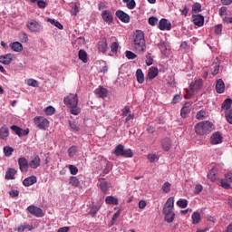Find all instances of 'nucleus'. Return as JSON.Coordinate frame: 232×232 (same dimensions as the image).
Wrapping results in <instances>:
<instances>
[{"label": "nucleus", "mask_w": 232, "mask_h": 232, "mask_svg": "<svg viewBox=\"0 0 232 232\" xmlns=\"http://www.w3.org/2000/svg\"><path fill=\"white\" fill-rule=\"evenodd\" d=\"M131 47L136 53H144L146 52V39L142 31L138 30L133 34Z\"/></svg>", "instance_id": "nucleus-1"}, {"label": "nucleus", "mask_w": 232, "mask_h": 232, "mask_svg": "<svg viewBox=\"0 0 232 232\" xmlns=\"http://www.w3.org/2000/svg\"><path fill=\"white\" fill-rule=\"evenodd\" d=\"M175 208V198L170 197L167 199L163 206L162 213L165 215V222L171 224L175 220V212L173 208Z\"/></svg>", "instance_id": "nucleus-2"}, {"label": "nucleus", "mask_w": 232, "mask_h": 232, "mask_svg": "<svg viewBox=\"0 0 232 232\" xmlns=\"http://www.w3.org/2000/svg\"><path fill=\"white\" fill-rule=\"evenodd\" d=\"M196 133L198 135H207L213 131V123L211 121H201L195 126Z\"/></svg>", "instance_id": "nucleus-3"}, {"label": "nucleus", "mask_w": 232, "mask_h": 232, "mask_svg": "<svg viewBox=\"0 0 232 232\" xmlns=\"http://www.w3.org/2000/svg\"><path fill=\"white\" fill-rule=\"evenodd\" d=\"M204 84V82L202 79H198L195 81L194 83H191L189 85V90H187V94H185V99H191L192 95H195L197 92H199V90H202V86Z\"/></svg>", "instance_id": "nucleus-4"}, {"label": "nucleus", "mask_w": 232, "mask_h": 232, "mask_svg": "<svg viewBox=\"0 0 232 232\" xmlns=\"http://www.w3.org/2000/svg\"><path fill=\"white\" fill-rule=\"evenodd\" d=\"M63 102L68 108H75L79 106V97L77 94H69L64 98Z\"/></svg>", "instance_id": "nucleus-5"}, {"label": "nucleus", "mask_w": 232, "mask_h": 232, "mask_svg": "<svg viewBox=\"0 0 232 232\" xmlns=\"http://www.w3.org/2000/svg\"><path fill=\"white\" fill-rule=\"evenodd\" d=\"M34 122L39 130H46L48 126L50 125V121L43 116H36L34 119Z\"/></svg>", "instance_id": "nucleus-6"}, {"label": "nucleus", "mask_w": 232, "mask_h": 232, "mask_svg": "<svg viewBox=\"0 0 232 232\" xmlns=\"http://www.w3.org/2000/svg\"><path fill=\"white\" fill-rule=\"evenodd\" d=\"M26 27L28 28V30H30V32L33 33L41 32V30H43V26L41 25V24H39V22L35 20H30L29 22H27Z\"/></svg>", "instance_id": "nucleus-7"}, {"label": "nucleus", "mask_w": 232, "mask_h": 232, "mask_svg": "<svg viewBox=\"0 0 232 232\" xmlns=\"http://www.w3.org/2000/svg\"><path fill=\"white\" fill-rule=\"evenodd\" d=\"M27 211H29L31 215H34V217H38L39 218H41V217H44V213H43V209L35 206H29L27 208Z\"/></svg>", "instance_id": "nucleus-8"}, {"label": "nucleus", "mask_w": 232, "mask_h": 232, "mask_svg": "<svg viewBox=\"0 0 232 232\" xmlns=\"http://www.w3.org/2000/svg\"><path fill=\"white\" fill-rule=\"evenodd\" d=\"M99 184L102 193H104V195H107L108 191H110V188H111V185L108 183V181H106V179L104 178L99 179Z\"/></svg>", "instance_id": "nucleus-9"}, {"label": "nucleus", "mask_w": 232, "mask_h": 232, "mask_svg": "<svg viewBox=\"0 0 232 232\" xmlns=\"http://www.w3.org/2000/svg\"><path fill=\"white\" fill-rule=\"evenodd\" d=\"M14 60H15V56L13 53L0 55V63H2V64L8 65L12 63V61H14Z\"/></svg>", "instance_id": "nucleus-10"}, {"label": "nucleus", "mask_w": 232, "mask_h": 232, "mask_svg": "<svg viewBox=\"0 0 232 232\" xmlns=\"http://www.w3.org/2000/svg\"><path fill=\"white\" fill-rule=\"evenodd\" d=\"M102 18L103 19V21H105V23H107L108 24H111V23H113V14H111V11L110 10H104L102 13Z\"/></svg>", "instance_id": "nucleus-11"}, {"label": "nucleus", "mask_w": 232, "mask_h": 232, "mask_svg": "<svg viewBox=\"0 0 232 232\" xmlns=\"http://www.w3.org/2000/svg\"><path fill=\"white\" fill-rule=\"evenodd\" d=\"M116 17H118L121 23H130V15L122 10L116 11Z\"/></svg>", "instance_id": "nucleus-12"}, {"label": "nucleus", "mask_w": 232, "mask_h": 232, "mask_svg": "<svg viewBox=\"0 0 232 232\" xmlns=\"http://www.w3.org/2000/svg\"><path fill=\"white\" fill-rule=\"evenodd\" d=\"M18 164L21 171L24 173L28 171V166H30V164H28V160H26V158H19Z\"/></svg>", "instance_id": "nucleus-13"}, {"label": "nucleus", "mask_w": 232, "mask_h": 232, "mask_svg": "<svg viewBox=\"0 0 232 232\" xmlns=\"http://www.w3.org/2000/svg\"><path fill=\"white\" fill-rule=\"evenodd\" d=\"M98 50L102 53H106L108 50V41L106 40V38H102L98 42Z\"/></svg>", "instance_id": "nucleus-14"}, {"label": "nucleus", "mask_w": 232, "mask_h": 232, "mask_svg": "<svg viewBox=\"0 0 232 232\" xmlns=\"http://www.w3.org/2000/svg\"><path fill=\"white\" fill-rule=\"evenodd\" d=\"M158 28L161 31H169L171 30V23H168V20L166 18H162L159 23Z\"/></svg>", "instance_id": "nucleus-15"}, {"label": "nucleus", "mask_w": 232, "mask_h": 232, "mask_svg": "<svg viewBox=\"0 0 232 232\" xmlns=\"http://www.w3.org/2000/svg\"><path fill=\"white\" fill-rule=\"evenodd\" d=\"M193 23L196 26H204V15L202 14H193L192 15Z\"/></svg>", "instance_id": "nucleus-16"}, {"label": "nucleus", "mask_w": 232, "mask_h": 232, "mask_svg": "<svg viewBox=\"0 0 232 232\" xmlns=\"http://www.w3.org/2000/svg\"><path fill=\"white\" fill-rule=\"evenodd\" d=\"M226 91V84L222 79H218L216 82V92L217 93H224Z\"/></svg>", "instance_id": "nucleus-17"}, {"label": "nucleus", "mask_w": 232, "mask_h": 232, "mask_svg": "<svg viewBox=\"0 0 232 232\" xmlns=\"http://www.w3.org/2000/svg\"><path fill=\"white\" fill-rule=\"evenodd\" d=\"M30 168L33 169H37L41 166V158L39 155L34 156V158L29 162Z\"/></svg>", "instance_id": "nucleus-18"}, {"label": "nucleus", "mask_w": 232, "mask_h": 232, "mask_svg": "<svg viewBox=\"0 0 232 232\" xmlns=\"http://www.w3.org/2000/svg\"><path fill=\"white\" fill-rule=\"evenodd\" d=\"M210 142L211 144H220L222 142V134L218 131L212 134L210 137Z\"/></svg>", "instance_id": "nucleus-19"}, {"label": "nucleus", "mask_w": 232, "mask_h": 232, "mask_svg": "<svg viewBox=\"0 0 232 232\" xmlns=\"http://www.w3.org/2000/svg\"><path fill=\"white\" fill-rule=\"evenodd\" d=\"M37 182V177L35 176H30L24 179L23 184L25 186V188H28L30 186H34Z\"/></svg>", "instance_id": "nucleus-20"}, {"label": "nucleus", "mask_w": 232, "mask_h": 232, "mask_svg": "<svg viewBox=\"0 0 232 232\" xmlns=\"http://www.w3.org/2000/svg\"><path fill=\"white\" fill-rule=\"evenodd\" d=\"M95 94L101 99L108 97V90L104 87H99L95 90Z\"/></svg>", "instance_id": "nucleus-21"}, {"label": "nucleus", "mask_w": 232, "mask_h": 232, "mask_svg": "<svg viewBox=\"0 0 232 232\" xmlns=\"http://www.w3.org/2000/svg\"><path fill=\"white\" fill-rule=\"evenodd\" d=\"M231 104H232V100H231V98H227L224 102H223V103H222V105H221V110L223 111H229V110H231Z\"/></svg>", "instance_id": "nucleus-22"}, {"label": "nucleus", "mask_w": 232, "mask_h": 232, "mask_svg": "<svg viewBox=\"0 0 232 232\" xmlns=\"http://www.w3.org/2000/svg\"><path fill=\"white\" fill-rule=\"evenodd\" d=\"M157 75H159V68L151 67L148 72V78L150 79V81H153V79H155Z\"/></svg>", "instance_id": "nucleus-23"}, {"label": "nucleus", "mask_w": 232, "mask_h": 232, "mask_svg": "<svg viewBox=\"0 0 232 232\" xmlns=\"http://www.w3.org/2000/svg\"><path fill=\"white\" fill-rule=\"evenodd\" d=\"M16 173H17V170H15L14 169H8V170L5 172V179L14 180V179H15Z\"/></svg>", "instance_id": "nucleus-24"}, {"label": "nucleus", "mask_w": 232, "mask_h": 232, "mask_svg": "<svg viewBox=\"0 0 232 232\" xmlns=\"http://www.w3.org/2000/svg\"><path fill=\"white\" fill-rule=\"evenodd\" d=\"M106 204L119 206V199L113 196H107L105 198Z\"/></svg>", "instance_id": "nucleus-25"}, {"label": "nucleus", "mask_w": 232, "mask_h": 232, "mask_svg": "<svg viewBox=\"0 0 232 232\" xmlns=\"http://www.w3.org/2000/svg\"><path fill=\"white\" fill-rule=\"evenodd\" d=\"M13 52H23V44L19 42H14L10 44Z\"/></svg>", "instance_id": "nucleus-26"}, {"label": "nucleus", "mask_w": 232, "mask_h": 232, "mask_svg": "<svg viewBox=\"0 0 232 232\" xmlns=\"http://www.w3.org/2000/svg\"><path fill=\"white\" fill-rule=\"evenodd\" d=\"M161 147L164 150V151H168L169 148H171V140L169 138H165L161 141Z\"/></svg>", "instance_id": "nucleus-27"}, {"label": "nucleus", "mask_w": 232, "mask_h": 232, "mask_svg": "<svg viewBox=\"0 0 232 232\" xmlns=\"http://www.w3.org/2000/svg\"><path fill=\"white\" fill-rule=\"evenodd\" d=\"M8 135H10L8 127L4 126V127L0 128V139L2 140H5V139H7Z\"/></svg>", "instance_id": "nucleus-28"}, {"label": "nucleus", "mask_w": 232, "mask_h": 232, "mask_svg": "<svg viewBox=\"0 0 232 232\" xmlns=\"http://www.w3.org/2000/svg\"><path fill=\"white\" fill-rule=\"evenodd\" d=\"M113 153L114 155H116V157H122V155L124 154V146L122 144H119L114 149Z\"/></svg>", "instance_id": "nucleus-29"}, {"label": "nucleus", "mask_w": 232, "mask_h": 232, "mask_svg": "<svg viewBox=\"0 0 232 232\" xmlns=\"http://www.w3.org/2000/svg\"><path fill=\"white\" fill-rule=\"evenodd\" d=\"M78 57L80 61H82V63H88V53L84 50H80L78 53Z\"/></svg>", "instance_id": "nucleus-30"}, {"label": "nucleus", "mask_w": 232, "mask_h": 232, "mask_svg": "<svg viewBox=\"0 0 232 232\" xmlns=\"http://www.w3.org/2000/svg\"><path fill=\"white\" fill-rule=\"evenodd\" d=\"M136 77L140 84H142V82H144V72H142L141 69H138L136 71Z\"/></svg>", "instance_id": "nucleus-31"}, {"label": "nucleus", "mask_w": 232, "mask_h": 232, "mask_svg": "<svg viewBox=\"0 0 232 232\" xmlns=\"http://www.w3.org/2000/svg\"><path fill=\"white\" fill-rule=\"evenodd\" d=\"M208 179H209V180H211V182H216V180H217V169H212L209 170V172L208 174Z\"/></svg>", "instance_id": "nucleus-32"}, {"label": "nucleus", "mask_w": 232, "mask_h": 232, "mask_svg": "<svg viewBox=\"0 0 232 232\" xmlns=\"http://www.w3.org/2000/svg\"><path fill=\"white\" fill-rule=\"evenodd\" d=\"M190 112H191V109H189V107H188V106H184L181 109L180 115L183 119H186L188 117V115H189Z\"/></svg>", "instance_id": "nucleus-33"}, {"label": "nucleus", "mask_w": 232, "mask_h": 232, "mask_svg": "<svg viewBox=\"0 0 232 232\" xmlns=\"http://www.w3.org/2000/svg\"><path fill=\"white\" fill-rule=\"evenodd\" d=\"M192 224L197 225L200 222V213L199 212H194L192 214Z\"/></svg>", "instance_id": "nucleus-34"}, {"label": "nucleus", "mask_w": 232, "mask_h": 232, "mask_svg": "<svg viewBox=\"0 0 232 232\" xmlns=\"http://www.w3.org/2000/svg\"><path fill=\"white\" fill-rule=\"evenodd\" d=\"M99 209H101V206L92 205L91 210L89 211V215L95 217V215L99 213Z\"/></svg>", "instance_id": "nucleus-35"}, {"label": "nucleus", "mask_w": 232, "mask_h": 232, "mask_svg": "<svg viewBox=\"0 0 232 232\" xmlns=\"http://www.w3.org/2000/svg\"><path fill=\"white\" fill-rule=\"evenodd\" d=\"M122 157H125V159H131V157H133V151H131V149H123Z\"/></svg>", "instance_id": "nucleus-36"}, {"label": "nucleus", "mask_w": 232, "mask_h": 232, "mask_svg": "<svg viewBox=\"0 0 232 232\" xmlns=\"http://www.w3.org/2000/svg\"><path fill=\"white\" fill-rule=\"evenodd\" d=\"M48 23H51V24H53L54 26H56V28H58L59 30H63V25L59 23V21L55 20V19H52V18H48Z\"/></svg>", "instance_id": "nucleus-37"}, {"label": "nucleus", "mask_w": 232, "mask_h": 232, "mask_svg": "<svg viewBox=\"0 0 232 232\" xmlns=\"http://www.w3.org/2000/svg\"><path fill=\"white\" fill-rule=\"evenodd\" d=\"M192 12L193 14H199V12H202V5H200L199 3H196L192 6Z\"/></svg>", "instance_id": "nucleus-38"}, {"label": "nucleus", "mask_w": 232, "mask_h": 232, "mask_svg": "<svg viewBox=\"0 0 232 232\" xmlns=\"http://www.w3.org/2000/svg\"><path fill=\"white\" fill-rule=\"evenodd\" d=\"M163 193H169L171 191V183L169 182H165L161 188Z\"/></svg>", "instance_id": "nucleus-39"}, {"label": "nucleus", "mask_w": 232, "mask_h": 232, "mask_svg": "<svg viewBox=\"0 0 232 232\" xmlns=\"http://www.w3.org/2000/svg\"><path fill=\"white\" fill-rule=\"evenodd\" d=\"M4 153H5V157L12 156V153H14V148H12L10 146H5L4 148Z\"/></svg>", "instance_id": "nucleus-40"}, {"label": "nucleus", "mask_w": 232, "mask_h": 232, "mask_svg": "<svg viewBox=\"0 0 232 232\" xmlns=\"http://www.w3.org/2000/svg\"><path fill=\"white\" fill-rule=\"evenodd\" d=\"M177 206H179V208H181V209H184L185 208H188V200L179 199L177 201Z\"/></svg>", "instance_id": "nucleus-41"}, {"label": "nucleus", "mask_w": 232, "mask_h": 232, "mask_svg": "<svg viewBox=\"0 0 232 232\" xmlns=\"http://www.w3.org/2000/svg\"><path fill=\"white\" fill-rule=\"evenodd\" d=\"M225 117L228 124H232V109L225 111Z\"/></svg>", "instance_id": "nucleus-42"}, {"label": "nucleus", "mask_w": 232, "mask_h": 232, "mask_svg": "<svg viewBox=\"0 0 232 232\" xmlns=\"http://www.w3.org/2000/svg\"><path fill=\"white\" fill-rule=\"evenodd\" d=\"M145 63L147 66H151V64H153V56L150 53H147Z\"/></svg>", "instance_id": "nucleus-43"}, {"label": "nucleus", "mask_w": 232, "mask_h": 232, "mask_svg": "<svg viewBox=\"0 0 232 232\" xmlns=\"http://www.w3.org/2000/svg\"><path fill=\"white\" fill-rule=\"evenodd\" d=\"M11 130H12L13 131H14V133H15L16 135H19V137H21V135H23V129L19 128L17 125H13V126L11 127Z\"/></svg>", "instance_id": "nucleus-44"}, {"label": "nucleus", "mask_w": 232, "mask_h": 232, "mask_svg": "<svg viewBox=\"0 0 232 232\" xmlns=\"http://www.w3.org/2000/svg\"><path fill=\"white\" fill-rule=\"evenodd\" d=\"M69 157H75L77 153V146H72L68 149Z\"/></svg>", "instance_id": "nucleus-45"}, {"label": "nucleus", "mask_w": 232, "mask_h": 232, "mask_svg": "<svg viewBox=\"0 0 232 232\" xmlns=\"http://www.w3.org/2000/svg\"><path fill=\"white\" fill-rule=\"evenodd\" d=\"M220 71V65L218 63L212 64V75H218V72Z\"/></svg>", "instance_id": "nucleus-46"}, {"label": "nucleus", "mask_w": 232, "mask_h": 232, "mask_svg": "<svg viewBox=\"0 0 232 232\" xmlns=\"http://www.w3.org/2000/svg\"><path fill=\"white\" fill-rule=\"evenodd\" d=\"M220 186L224 188V189H231V185L227 182V179H221Z\"/></svg>", "instance_id": "nucleus-47"}, {"label": "nucleus", "mask_w": 232, "mask_h": 232, "mask_svg": "<svg viewBox=\"0 0 232 232\" xmlns=\"http://www.w3.org/2000/svg\"><path fill=\"white\" fill-rule=\"evenodd\" d=\"M69 108H71L70 113L72 115H79V113H81V108H79L78 105L75 107H69Z\"/></svg>", "instance_id": "nucleus-48"}, {"label": "nucleus", "mask_w": 232, "mask_h": 232, "mask_svg": "<svg viewBox=\"0 0 232 232\" xmlns=\"http://www.w3.org/2000/svg\"><path fill=\"white\" fill-rule=\"evenodd\" d=\"M70 184L72 186H74V188H77L81 182L79 181V179L77 177H72L70 179Z\"/></svg>", "instance_id": "nucleus-49"}, {"label": "nucleus", "mask_w": 232, "mask_h": 232, "mask_svg": "<svg viewBox=\"0 0 232 232\" xmlns=\"http://www.w3.org/2000/svg\"><path fill=\"white\" fill-rule=\"evenodd\" d=\"M159 48L161 52V53L166 54V52H168V47L166 46V43L160 42L159 44Z\"/></svg>", "instance_id": "nucleus-50"}, {"label": "nucleus", "mask_w": 232, "mask_h": 232, "mask_svg": "<svg viewBox=\"0 0 232 232\" xmlns=\"http://www.w3.org/2000/svg\"><path fill=\"white\" fill-rule=\"evenodd\" d=\"M196 119H198V121H204V119H206V111H199L196 115Z\"/></svg>", "instance_id": "nucleus-51"}, {"label": "nucleus", "mask_w": 232, "mask_h": 232, "mask_svg": "<svg viewBox=\"0 0 232 232\" xmlns=\"http://www.w3.org/2000/svg\"><path fill=\"white\" fill-rule=\"evenodd\" d=\"M45 113L48 116H52L55 113V108H53V106H48L47 108H45Z\"/></svg>", "instance_id": "nucleus-52"}, {"label": "nucleus", "mask_w": 232, "mask_h": 232, "mask_svg": "<svg viewBox=\"0 0 232 232\" xmlns=\"http://www.w3.org/2000/svg\"><path fill=\"white\" fill-rule=\"evenodd\" d=\"M28 86H32L33 88H38L39 84L37 83V81L34 79H29L27 80Z\"/></svg>", "instance_id": "nucleus-53"}, {"label": "nucleus", "mask_w": 232, "mask_h": 232, "mask_svg": "<svg viewBox=\"0 0 232 232\" xmlns=\"http://www.w3.org/2000/svg\"><path fill=\"white\" fill-rule=\"evenodd\" d=\"M119 50V44L117 42H113L111 44V52H112V53H117Z\"/></svg>", "instance_id": "nucleus-54"}, {"label": "nucleus", "mask_w": 232, "mask_h": 232, "mask_svg": "<svg viewBox=\"0 0 232 232\" xmlns=\"http://www.w3.org/2000/svg\"><path fill=\"white\" fill-rule=\"evenodd\" d=\"M121 111L123 117H128V115L131 114V110L130 109V106H125Z\"/></svg>", "instance_id": "nucleus-55"}, {"label": "nucleus", "mask_w": 232, "mask_h": 232, "mask_svg": "<svg viewBox=\"0 0 232 232\" xmlns=\"http://www.w3.org/2000/svg\"><path fill=\"white\" fill-rule=\"evenodd\" d=\"M125 55L127 59H137V54L131 51H126Z\"/></svg>", "instance_id": "nucleus-56"}, {"label": "nucleus", "mask_w": 232, "mask_h": 232, "mask_svg": "<svg viewBox=\"0 0 232 232\" xmlns=\"http://www.w3.org/2000/svg\"><path fill=\"white\" fill-rule=\"evenodd\" d=\"M126 4L127 8H129V10H133V8L137 6V3H135V0H130L129 2H126Z\"/></svg>", "instance_id": "nucleus-57"}, {"label": "nucleus", "mask_w": 232, "mask_h": 232, "mask_svg": "<svg viewBox=\"0 0 232 232\" xmlns=\"http://www.w3.org/2000/svg\"><path fill=\"white\" fill-rule=\"evenodd\" d=\"M159 23V19L155 16H151L149 18V24L150 26H155Z\"/></svg>", "instance_id": "nucleus-58"}, {"label": "nucleus", "mask_w": 232, "mask_h": 232, "mask_svg": "<svg viewBox=\"0 0 232 232\" xmlns=\"http://www.w3.org/2000/svg\"><path fill=\"white\" fill-rule=\"evenodd\" d=\"M69 169H70L71 175H77V173H79V169H77L75 165H70Z\"/></svg>", "instance_id": "nucleus-59"}, {"label": "nucleus", "mask_w": 232, "mask_h": 232, "mask_svg": "<svg viewBox=\"0 0 232 232\" xmlns=\"http://www.w3.org/2000/svg\"><path fill=\"white\" fill-rule=\"evenodd\" d=\"M148 159L150 162H157V160H159V156H157V154H149Z\"/></svg>", "instance_id": "nucleus-60"}, {"label": "nucleus", "mask_w": 232, "mask_h": 232, "mask_svg": "<svg viewBox=\"0 0 232 232\" xmlns=\"http://www.w3.org/2000/svg\"><path fill=\"white\" fill-rule=\"evenodd\" d=\"M20 39L22 43H28V34H26L24 32L21 33Z\"/></svg>", "instance_id": "nucleus-61"}, {"label": "nucleus", "mask_w": 232, "mask_h": 232, "mask_svg": "<svg viewBox=\"0 0 232 232\" xmlns=\"http://www.w3.org/2000/svg\"><path fill=\"white\" fill-rule=\"evenodd\" d=\"M77 14H79V5H77V4H75L74 6L71 10V14L77 15Z\"/></svg>", "instance_id": "nucleus-62"}, {"label": "nucleus", "mask_w": 232, "mask_h": 232, "mask_svg": "<svg viewBox=\"0 0 232 232\" xmlns=\"http://www.w3.org/2000/svg\"><path fill=\"white\" fill-rule=\"evenodd\" d=\"M215 34L216 35H220V34H222V24H218L215 26Z\"/></svg>", "instance_id": "nucleus-63"}, {"label": "nucleus", "mask_w": 232, "mask_h": 232, "mask_svg": "<svg viewBox=\"0 0 232 232\" xmlns=\"http://www.w3.org/2000/svg\"><path fill=\"white\" fill-rule=\"evenodd\" d=\"M9 195H10V197H12V198H15V197H19V190L13 189V190L9 191Z\"/></svg>", "instance_id": "nucleus-64"}]
</instances>
